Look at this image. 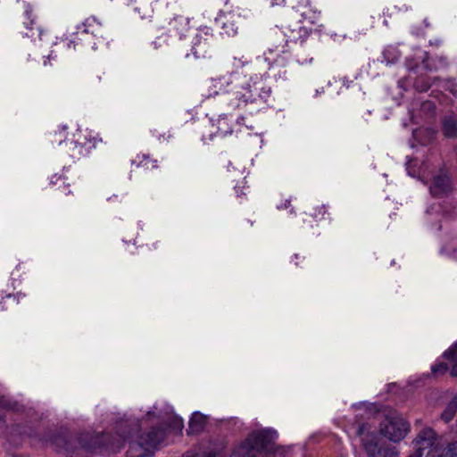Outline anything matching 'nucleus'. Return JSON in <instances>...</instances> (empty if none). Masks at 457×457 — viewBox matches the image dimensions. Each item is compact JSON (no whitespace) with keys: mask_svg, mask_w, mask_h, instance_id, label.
I'll return each instance as SVG.
<instances>
[{"mask_svg":"<svg viewBox=\"0 0 457 457\" xmlns=\"http://www.w3.org/2000/svg\"><path fill=\"white\" fill-rule=\"evenodd\" d=\"M276 437L277 432L271 429L253 432L234 448L229 457H262V450Z\"/></svg>","mask_w":457,"mask_h":457,"instance_id":"obj_1","label":"nucleus"},{"mask_svg":"<svg viewBox=\"0 0 457 457\" xmlns=\"http://www.w3.org/2000/svg\"><path fill=\"white\" fill-rule=\"evenodd\" d=\"M361 437L362 446L368 457H397L395 447L382 445L378 442V436L374 432H370L367 425L362 424L357 430Z\"/></svg>","mask_w":457,"mask_h":457,"instance_id":"obj_2","label":"nucleus"},{"mask_svg":"<svg viewBox=\"0 0 457 457\" xmlns=\"http://www.w3.org/2000/svg\"><path fill=\"white\" fill-rule=\"evenodd\" d=\"M166 436V432L162 428H154L149 431L145 437L141 438L139 443L130 444L129 455V457H150L152 452L144 445L154 448L161 445Z\"/></svg>","mask_w":457,"mask_h":457,"instance_id":"obj_3","label":"nucleus"},{"mask_svg":"<svg viewBox=\"0 0 457 457\" xmlns=\"http://www.w3.org/2000/svg\"><path fill=\"white\" fill-rule=\"evenodd\" d=\"M408 431V423L398 415L388 416L380 425V433L393 442L403 439Z\"/></svg>","mask_w":457,"mask_h":457,"instance_id":"obj_4","label":"nucleus"},{"mask_svg":"<svg viewBox=\"0 0 457 457\" xmlns=\"http://www.w3.org/2000/svg\"><path fill=\"white\" fill-rule=\"evenodd\" d=\"M291 19L299 23L298 29L305 34L312 30V26L320 21V15L310 7L301 6V10H295L290 13Z\"/></svg>","mask_w":457,"mask_h":457,"instance_id":"obj_5","label":"nucleus"},{"mask_svg":"<svg viewBox=\"0 0 457 457\" xmlns=\"http://www.w3.org/2000/svg\"><path fill=\"white\" fill-rule=\"evenodd\" d=\"M212 29L209 27H202L195 35L194 43V54L196 57H205L212 47Z\"/></svg>","mask_w":457,"mask_h":457,"instance_id":"obj_6","label":"nucleus"},{"mask_svg":"<svg viewBox=\"0 0 457 457\" xmlns=\"http://www.w3.org/2000/svg\"><path fill=\"white\" fill-rule=\"evenodd\" d=\"M417 443L420 445V450L426 449V448H433L435 446H437L436 443V436L433 429L431 428H424L422 429L418 436H417Z\"/></svg>","mask_w":457,"mask_h":457,"instance_id":"obj_7","label":"nucleus"},{"mask_svg":"<svg viewBox=\"0 0 457 457\" xmlns=\"http://www.w3.org/2000/svg\"><path fill=\"white\" fill-rule=\"evenodd\" d=\"M426 457H457V442L450 444L446 448L437 445L428 450Z\"/></svg>","mask_w":457,"mask_h":457,"instance_id":"obj_8","label":"nucleus"},{"mask_svg":"<svg viewBox=\"0 0 457 457\" xmlns=\"http://www.w3.org/2000/svg\"><path fill=\"white\" fill-rule=\"evenodd\" d=\"M450 179L447 175L440 174L435 177L433 185L430 187V191L435 195L446 193L450 190Z\"/></svg>","mask_w":457,"mask_h":457,"instance_id":"obj_9","label":"nucleus"},{"mask_svg":"<svg viewBox=\"0 0 457 457\" xmlns=\"http://www.w3.org/2000/svg\"><path fill=\"white\" fill-rule=\"evenodd\" d=\"M97 142H102V138H98L97 137H92L90 133H87V135H84V140L80 141L79 138H78L76 141H74L75 148H78L77 154H83V148L87 147L88 149L93 146L96 147Z\"/></svg>","mask_w":457,"mask_h":457,"instance_id":"obj_10","label":"nucleus"},{"mask_svg":"<svg viewBox=\"0 0 457 457\" xmlns=\"http://www.w3.org/2000/svg\"><path fill=\"white\" fill-rule=\"evenodd\" d=\"M239 19H240V15L230 14L228 17L227 21L223 23L224 32L228 36H235L236 34H237L239 27L237 23V20H239Z\"/></svg>","mask_w":457,"mask_h":457,"instance_id":"obj_11","label":"nucleus"},{"mask_svg":"<svg viewBox=\"0 0 457 457\" xmlns=\"http://www.w3.org/2000/svg\"><path fill=\"white\" fill-rule=\"evenodd\" d=\"M26 14L28 16V19L29 20V26L25 24V28L28 31L25 32V35L29 37H31L32 40H40L42 36V30L38 26H34L35 22L33 20H31V12L27 11Z\"/></svg>","mask_w":457,"mask_h":457,"instance_id":"obj_12","label":"nucleus"},{"mask_svg":"<svg viewBox=\"0 0 457 457\" xmlns=\"http://www.w3.org/2000/svg\"><path fill=\"white\" fill-rule=\"evenodd\" d=\"M171 29L182 34L187 31L189 27V19L184 16H176L170 22Z\"/></svg>","mask_w":457,"mask_h":457,"instance_id":"obj_13","label":"nucleus"},{"mask_svg":"<svg viewBox=\"0 0 457 457\" xmlns=\"http://www.w3.org/2000/svg\"><path fill=\"white\" fill-rule=\"evenodd\" d=\"M449 364L451 365V375L453 377L457 376V344H455L450 350L444 353Z\"/></svg>","mask_w":457,"mask_h":457,"instance_id":"obj_14","label":"nucleus"},{"mask_svg":"<svg viewBox=\"0 0 457 457\" xmlns=\"http://www.w3.org/2000/svg\"><path fill=\"white\" fill-rule=\"evenodd\" d=\"M443 129L446 137H455L457 136V120L453 117L445 119Z\"/></svg>","mask_w":457,"mask_h":457,"instance_id":"obj_15","label":"nucleus"},{"mask_svg":"<svg viewBox=\"0 0 457 457\" xmlns=\"http://www.w3.org/2000/svg\"><path fill=\"white\" fill-rule=\"evenodd\" d=\"M457 411V394L452 398L450 403L447 404L445 410L442 413L441 417L445 422H449L453 420Z\"/></svg>","mask_w":457,"mask_h":457,"instance_id":"obj_16","label":"nucleus"},{"mask_svg":"<svg viewBox=\"0 0 457 457\" xmlns=\"http://www.w3.org/2000/svg\"><path fill=\"white\" fill-rule=\"evenodd\" d=\"M137 167H141L146 170H153L158 168V161L151 158L149 155L142 154L137 156Z\"/></svg>","mask_w":457,"mask_h":457,"instance_id":"obj_17","label":"nucleus"},{"mask_svg":"<svg viewBox=\"0 0 457 457\" xmlns=\"http://www.w3.org/2000/svg\"><path fill=\"white\" fill-rule=\"evenodd\" d=\"M281 4H283L287 9L291 10V13L295 12V10H301V6H303L301 4L300 0H274L272 2V5H279Z\"/></svg>","mask_w":457,"mask_h":457,"instance_id":"obj_18","label":"nucleus"},{"mask_svg":"<svg viewBox=\"0 0 457 457\" xmlns=\"http://www.w3.org/2000/svg\"><path fill=\"white\" fill-rule=\"evenodd\" d=\"M204 426V418L200 414H194L189 421V428L191 432H199Z\"/></svg>","mask_w":457,"mask_h":457,"instance_id":"obj_19","label":"nucleus"},{"mask_svg":"<svg viewBox=\"0 0 457 457\" xmlns=\"http://www.w3.org/2000/svg\"><path fill=\"white\" fill-rule=\"evenodd\" d=\"M0 406L12 411H19L21 407L17 402L12 401L5 395H0Z\"/></svg>","mask_w":457,"mask_h":457,"instance_id":"obj_20","label":"nucleus"},{"mask_svg":"<svg viewBox=\"0 0 457 457\" xmlns=\"http://www.w3.org/2000/svg\"><path fill=\"white\" fill-rule=\"evenodd\" d=\"M400 57L399 53L395 48H387L384 51V58L387 63H393Z\"/></svg>","mask_w":457,"mask_h":457,"instance_id":"obj_21","label":"nucleus"},{"mask_svg":"<svg viewBox=\"0 0 457 457\" xmlns=\"http://www.w3.org/2000/svg\"><path fill=\"white\" fill-rule=\"evenodd\" d=\"M448 370V366L443 362L434 365L432 367V372L435 375L444 374Z\"/></svg>","mask_w":457,"mask_h":457,"instance_id":"obj_22","label":"nucleus"},{"mask_svg":"<svg viewBox=\"0 0 457 457\" xmlns=\"http://www.w3.org/2000/svg\"><path fill=\"white\" fill-rule=\"evenodd\" d=\"M237 102L235 104V107H239L241 103L245 104L246 96L245 93H237Z\"/></svg>","mask_w":457,"mask_h":457,"instance_id":"obj_23","label":"nucleus"},{"mask_svg":"<svg viewBox=\"0 0 457 457\" xmlns=\"http://www.w3.org/2000/svg\"><path fill=\"white\" fill-rule=\"evenodd\" d=\"M326 213V208L325 206H320V207H318L316 210H315V212L313 213V215L317 218V217H323L324 214Z\"/></svg>","mask_w":457,"mask_h":457,"instance_id":"obj_24","label":"nucleus"},{"mask_svg":"<svg viewBox=\"0 0 457 457\" xmlns=\"http://www.w3.org/2000/svg\"><path fill=\"white\" fill-rule=\"evenodd\" d=\"M423 106H424V108H427V107L430 108V107H432V104L430 102H427V103H424Z\"/></svg>","mask_w":457,"mask_h":457,"instance_id":"obj_25","label":"nucleus"},{"mask_svg":"<svg viewBox=\"0 0 457 457\" xmlns=\"http://www.w3.org/2000/svg\"><path fill=\"white\" fill-rule=\"evenodd\" d=\"M421 456H422L421 453H417L416 454L411 455L410 457H421Z\"/></svg>","mask_w":457,"mask_h":457,"instance_id":"obj_26","label":"nucleus"},{"mask_svg":"<svg viewBox=\"0 0 457 457\" xmlns=\"http://www.w3.org/2000/svg\"><path fill=\"white\" fill-rule=\"evenodd\" d=\"M7 298H9V299L12 298V299L14 300V299H15V296H14V295H11V294H9V295H7Z\"/></svg>","mask_w":457,"mask_h":457,"instance_id":"obj_27","label":"nucleus"},{"mask_svg":"<svg viewBox=\"0 0 457 457\" xmlns=\"http://www.w3.org/2000/svg\"><path fill=\"white\" fill-rule=\"evenodd\" d=\"M177 426H178V428L181 429V422L180 421H177Z\"/></svg>","mask_w":457,"mask_h":457,"instance_id":"obj_28","label":"nucleus"},{"mask_svg":"<svg viewBox=\"0 0 457 457\" xmlns=\"http://www.w3.org/2000/svg\"><path fill=\"white\" fill-rule=\"evenodd\" d=\"M428 87H429V86H427V87L421 88V90H427Z\"/></svg>","mask_w":457,"mask_h":457,"instance_id":"obj_29","label":"nucleus"},{"mask_svg":"<svg viewBox=\"0 0 457 457\" xmlns=\"http://www.w3.org/2000/svg\"><path fill=\"white\" fill-rule=\"evenodd\" d=\"M456 258H457V255H456Z\"/></svg>","mask_w":457,"mask_h":457,"instance_id":"obj_30","label":"nucleus"}]
</instances>
